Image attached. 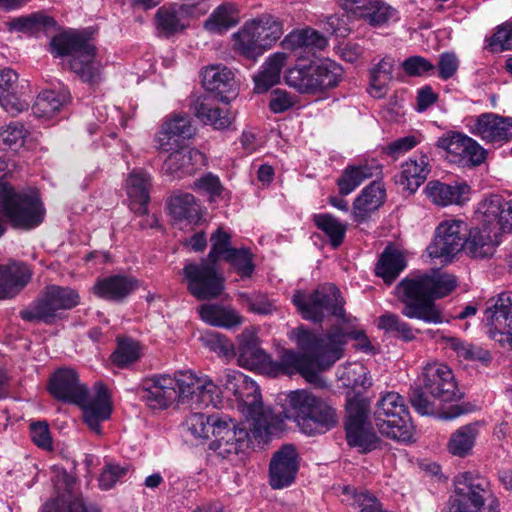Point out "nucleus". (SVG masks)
Wrapping results in <instances>:
<instances>
[{
	"mask_svg": "<svg viewBox=\"0 0 512 512\" xmlns=\"http://www.w3.org/2000/svg\"><path fill=\"white\" fill-rule=\"evenodd\" d=\"M457 286L456 276L440 268H432L415 277H406L396 286V295L403 304L402 315L426 323H441L443 317L435 300L448 296Z\"/></svg>",
	"mask_w": 512,
	"mask_h": 512,
	"instance_id": "obj_1",
	"label": "nucleus"
},
{
	"mask_svg": "<svg viewBox=\"0 0 512 512\" xmlns=\"http://www.w3.org/2000/svg\"><path fill=\"white\" fill-rule=\"evenodd\" d=\"M219 394L220 389L209 377L198 378L185 372L179 377L163 374L144 379L140 397L152 409H166L176 400L201 409L217 402Z\"/></svg>",
	"mask_w": 512,
	"mask_h": 512,
	"instance_id": "obj_2",
	"label": "nucleus"
},
{
	"mask_svg": "<svg viewBox=\"0 0 512 512\" xmlns=\"http://www.w3.org/2000/svg\"><path fill=\"white\" fill-rule=\"evenodd\" d=\"M289 337L301 352L284 349L277 361L270 359L267 375L276 377L280 374L299 373L306 379H310L315 376L314 366L326 370L337 361L338 350L326 349L323 334L300 326L292 329Z\"/></svg>",
	"mask_w": 512,
	"mask_h": 512,
	"instance_id": "obj_3",
	"label": "nucleus"
},
{
	"mask_svg": "<svg viewBox=\"0 0 512 512\" xmlns=\"http://www.w3.org/2000/svg\"><path fill=\"white\" fill-rule=\"evenodd\" d=\"M51 53L56 57L71 56L70 69L85 83L97 85L102 80L101 62L95 59L96 47L87 32H68L54 36Z\"/></svg>",
	"mask_w": 512,
	"mask_h": 512,
	"instance_id": "obj_4",
	"label": "nucleus"
},
{
	"mask_svg": "<svg viewBox=\"0 0 512 512\" xmlns=\"http://www.w3.org/2000/svg\"><path fill=\"white\" fill-rule=\"evenodd\" d=\"M288 402L298 427L309 436L325 434L339 422L336 408L307 390L291 392Z\"/></svg>",
	"mask_w": 512,
	"mask_h": 512,
	"instance_id": "obj_5",
	"label": "nucleus"
},
{
	"mask_svg": "<svg viewBox=\"0 0 512 512\" xmlns=\"http://www.w3.org/2000/svg\"><path fill=\"white\" fill-rule=\"evenodd\" d=\"M502 196L491 195L481 201L477 209L480 227L472 228L465 240L464 250L473 258L491 256L500 243L503 228L496 216L501 212Z\"/></svg>",
	"mask_w": 512,
	"mask_h": 512,
	"instance_id": "obj_6",
	"label": "nucleus"
},
{
	"mask_svg": "<svg viewBox=\"0 0 512 512\" xmlns=\"http://www.w3.org/2000/svg\"><path fill=\"white\" fill-rule=\"evenodd\" d=\"M45 208L35 191L17 192L11 185L0 179V215L9 223L23 230L39 226L45 217Z\"/></svg>",
	"mask_w": 512,
	"mask_h": 512,
	"instance_id": "obj_7",
	"label": "nucleus"
},
{
	"mask_svg": "<svg viewBox=\"0 0 512 512\" xmlns=\"http://www.w3.org/2000/svg\"><path fill=\"white\" fill-rule=\"evenodd\" d=\"M292 303L306 320L320 323L325 317L334 316L342 323L348 322L343 308L344 301L335 285L321 286L309 294L297 291L292 297Z\"/></svg>",
	"mask_w": 512,
	"mask_h": 512,
	"instance_id": "obj_8",
	"label": "nucleus"
},
{
	"mask_svg": "<svg viewBox=\"0 0 512 512\" xmlns=\"http://www.w3.org/2000/svg\"><path fill=\"white\" fill-rule=\"evenodd\" d=\"M343 78L342 67L330 59L289 69L286 83L302 94H317L332 89Z\"/></svg>",
	"mask_w": 512,
	"mask_h": 512,
	"instance_id": "obj_9",
	"label": "nucleus"
},
{
	"mask_svg": "<svg viewBox=\"0 0 512 512\" xmlns=\"http://www.w3.org/2000/svg\"><path fill=\"white\" fill-rule=\"evenodd\" d=\"M78 293L57 285L47 286L27 308L20 311V317L27 322L52 324L61 310H70L79 304Z\"/></svg>",
	"mask_w": 512,
	"mask_h": 512,
	"instance_id": "obj_10",
	"label": "nucleus"
},
{
	"mask_svg": "<svg viewBox=\"0 0 512 512\" xmlns=\"http://www.w3.org/2000/svg\"><path fill=\"white\" fill-rule=\"evenodd\" d=\"M374 418L381 434L398 441H408L412 437L410 414L398 393L388 392L378 401Z\"/></svg>",
	"mask_w": 512,
	"mask_h": 512,
	"instance_id": "obj_11",
	"label": "nucleus"
},
{
	"mask_svg": "<svg viewBox=\"0 0 512 512\" xmlns=\"http://www.w3.org/2000/svg\"><path fill=\"white\" fill-rule=\"evenodd\" d=\"M252 428V423L248 426L245 423L236 425L230 416L214 413L211 415L210 433L215 439L210 443L209 448L222 458L238 455L250 447L252 439L249 431Z\"/></svg>",
	"mask_w": 512,
	"mask_h": 512,
	"instance_id": "obj_12",
	"label": "nucleus"
},
{
	"mask_svg": "<svg viewBox=\"0 0 512 512\" xmlns=\"http://www.w3.org/2000/svg\"><path fill=\"white\" fill-rule=\"evenodd\" d=\"M454 486L455 496L449 500V512H483L484 504L493 499L490 482L477 473L458 474Z\"/></svg>",
	"mask_w": 512,
	"mask_h": 512,
	"instance_id": "obj_13",
	"label": "nucleus"
},
{
	"mask_svg": "<svg viewBox=\"0 0 512 512\" xmlns=\"http://www.w3.org/2000/svg\"><path fill=\"white\" fill-rule=\"evenodd\" d=\"M183 275L189 293L198 300L218 298L225 289V278L217 271L216 263L207 259L186 264Z\"/></svg>",
	"mask_w": 512,
	"mask_h": 512,
	"instance_id": "obj_14",
	"label": "nucleus"
},
{
	"mask_svg": "<svg viewBox=\"0 0 512 512\" xmlns=\"http://www.w3.org/2000/svg\"><path fill=\"white\" fill-rule=\"evenodd\" d=\"M232 395L236 397L238 410L252 421L253 434L256 437L263 431L269 432L272 425L270 410L264 408L258 385L246 375Z\"/></svg>",
	"mask_w": 512,
	"mask_h": 512,
	"instance_id": "obj_15",
	"label": "nucleus"
},
{
	"mask_svg": "<svg viewBox=\"0 0 512 512\" xmlns=\"http://www.w3.org/2000/svg\"><path fill=\"white\" fill-rule=\"evenodd\" d=\"M435 145L447 153L450 162L461 167L479 166L487 155L486 150L476 140L458 131L444 133Z\"/></svg>",
	"mask_w": 512,
	"mask_h": 512,
	"instance_id": "obj_16",
	"label": "nucleus"
},
{
	"mask_svg": "<svg viewBox=\"0 0 512 512\" xmlns=\"http://www.w3.org/2000/svg\"><path fill=\"white\" fill-rule=\"evenodd\" d=\"M489 335L512 345V292H502L486 301L484 318Z\"/></svg>",
	"mask_w": 512,
	"mask_h": 512,
	"instance_id": "obj_17",
	"label": "nucleus"
},
{
	"mask_svg": "<svg viewBox=\"0 0 512 512\" xmlns=\"http://www.w3.org/2000/svg\"><path fill=\"white\" fill-rule=\"evenodd\" d=\"M425 390L431 397L438 398L441 402L449 403L462 398L452 370L442 363H429L418 377Z\"/></svg>",
	"mask_w": 512,
	"mask_h": 512,
	"instance_id": "obj_18",
	"label": "nucleus"
},
{
	"mask_svg": "<svg viewBox=\"0 0 512 512\" xmlns=\"http://www.w3.org/2000/svg\"><path fill=\"white\" fill-rule=\"evenodd\" d=\"M466 227L462 221L442 222L437 228L434 241L427 247L430 257L450 261L465 247Z\"/></svg>",
	"mask_w": 512,
	"mask_h": 512,
	"instance_id": "obj_19",
	"label": "nucleus"
},
{
	"mask_svg": "<svg viewBox=\"0 0 512 512\" xmlns=\"http://www.w3.org/2000/svg\"><path fill=\"white\" fill-rule=\"evenodd\" d=\"M48 389L55 399L75 405L83 404L88 395L76 371L69 368L57 370L50 378Z\"/></svg>",
	"mask_w": 512,
	"mask_h": 512,
	"instance_id": "obj_20",
	"label": "nucleus"
},
{
	"mask_svg": "<svg viewBox=\"0 0 512 512\" xmlns=\"http://www.w3.org/2000/svg\"><path fill=\"white\" fill-rule=\"evenodd\" d=\"M299 469L298 454L294 446L284 445L274 453L269 467V483L273 489L290 486Z\"/></svg>",
	"mask_w": 512,
	"mask_h": 512,
	"instance_id": "obj_21",
	"label": "nucleus"
},
{
	"mask_svg": "<svg viewBox=\"0 0 512 512\" xmlns=\"http://www.w3.org/2000/svg\"><path fill=\"white\" fill-rule=\"evenodd\" d=\"M237 354L240 366L267 374L271 357L259 347L255 332L245 329L238 336Z\"/></svg>",
	"mask_w": 512,
	"mask_h": 512,
	"instance_id": "obj_22",
	"label": "nucleus"
},
{
	"mask_svg": "<svg viewBox=\"0 0 512 512\" xmlns=\"http://www.w3.org/2000/svg\"><path fill=\"white\" fill-rule=\"evenodd\" d=\"M471 132L487 143L508 142L512 139V118L483 113L475 119Z\"/></svg>",
	"mask_w": 512,
	"mask_h": 512,
	"instance_id": "obj_23",
	"label": "nucleus"
},
{
	"mask_svg": "<svg viewBox=\"0 0 512 512\" xmlns=\"http://www.w3.org/2000/svg\"><path fill=\"white\" fill-rule=\"evenodd\" d=\"M195 9V4L174 3L161 6L155 13V26L158 33L170 37L182 32L188 25L184 21L185 17L193 15Z\"/></svg>",
	"mask_w": 512,
	"mask_h": 512,
	"instance_id": "obj_24",
	"label": "nucleus"
},
{
	"mask_svg": "<svg viewBox=\"0 0 512 512\" xmlns=\"http://www.w3.org/2000/svg\"><path fill=\"white\" fill-rule=\"evenodd\" d=\"M430 172L429 156L420 153L402 164L401 171L394 177L395 183L402 187L403 191L413 194L425 182Z\"/></svg>",
	"mask_w": 512,
	"mask_h": 512,
	"instance_id": "obj_25",
	"label": "nucleus"
},
{
	"mask_svg": "<svg viewBox=\"0 0 512 512\" xmlns=\"http://www.w3.org/2000/svg\"><path fill=\"white\" fill-rule=\"evenodd\" d=\"M32 270L24 262L9 261L0 264V299H11L30 282Z\"/></svg>",
	"mask_w": 512,
	"mask_h": 512,
	"instance_id": "obj_26",
	"label": "nucleus"
},
{
	"mask_svg": "<svg viewBox=\"0 0 512 512\" xmlns=\"http://www.w3.org/2000/svg\"><path fill=\"white\" fill-rule=\"evenodd\" d=\"M203 87L228 102L237 95V83L233 72L227 67L210 66L202 72Z\"/></svg>",
	"mask_w": 512,
	"mask_h": 512,
	"instance_id": "obj_27",
	"label": "nucleus"
},
{
	"mask_svg": "<svg viewBox=\"0 0 512 512\" xmlns=\"http://www.w3.org/2000/svg\"><path fill=\"white\" fill-rule=\"evenodd\" d=\"M139 287L136 278L126 275H112L98 279L93 287L94 294L98 297L122 302Z\"/></svg>",
	"mask_w": 512,
	"mask_h": 512,
	"instance_id": "obj_28",
	"label": "nucleus"
},
{
	"mask_svg": "<svg viewBox=\"0 0 512 512\" xmlns=\"http://www.w3.org/2000/svg\"><path fill=\"white\" fill-rule=\"evenodd\" d=\"M426 196L438 206L460 205L470 192L466 183L447 184L439 180L429 181L424 189Z\"/></svg>",
	"mask_w": 512,
	"mask_h": 512,
	"instance_id": "obj_29",
	"label": "nucleus"
},
{
	"mask_svg": "<svg viewBox=\"0 0 512 512\" xmlns=\"http://www.w3.org/2000/svg\"><path fill=\"white\" fill-rule=\"evenodd\" d=\"M151 177L143 170H133L127 179V194L131 201V210L139 216L148 213L150 202Z\"/></svg>",
	"mask_w": 512,
	"mask_h": 512,
	"instance_id": "obj_30",
	"label": "nucleus"
},
{
	"mask_svg": "<svg viewBox=\"0 0 512 512\" xmlns=\"http://www.w3.org/2000/svg\"><path fill=\"white\" fill-rule=\"evenodd\" d=\"M83 410V419L91 431L102 434L101 423L111 415V405L105 389H99L97 395L90 399L89 394L83 404H77Z\"/></svg>",
	"mask_w": 512,
	"mask_h": 512,
	"instance_id": "obj_31",
	"label": "nucleus"
},
{
	"mask_svg": "<svg viewBox=\"0 0 512 512\" xmlns=\"http://www.w3.org/2000/svg\"><path fill=\"white\" fill-rule=\"evenodd\" d=\"M203 159V154L197 149L181 148L169 154L162 166L164 175L174 179L185 174H192Z\"/></svg>",
	"mask_w": 512,
	"mask_h": 512,
	"instance_id": "obj_32",
	"label": "nucleus"
},
{
	"mask_svg": "<svg viewBox=\"0 0 512 512\" xmlns=\"http://www.w3.org/2000/svg\"><path fill=\"white\" fill-rule=\"evenodd\" d=\"M386 192L381 183L366 186L353 203V219L357 223L366 221L385 201Z\"/></svg>",
	"mask_w": 512,
	"mask_h": 512,
	"instance_id": "obj_33",
	"label": "nucleus"
},
{
	"mask_svg": "<svg viewBox=\"0 0 512 512\" xmlns=\"http://www.w3.org/2000/svg\"><path fill=\"white\" fill-rule=\"evenodd\" d=\"M326 349H337L339 356L337 361L343 356V347L348 339L357 341V348L364 352H371L373 347L363 330L347 329L340 325L332 326L326 334H323Z\"/></svg>",
	"mask_w": 512,
	"mask_h": 512,
	"instance_id": "obj_34",
	"label": "nucleus"
},
{
	"mask_svg": "<svg viewBox=\"0 0 512 512\" xmlns=\"http://www.w3.org/2000/svg\"><path fill=\"white\" fill-rule=\"evenodd\" d=\"M200 318L211 326L232 329L242 324L243 317L232 307L221 304H202Z\"/></svg>",
	"mask_w": 512,
	"mask_h": 512,
	"instance_id": "obj_35",
	"label": "nucleus"
},
{
	"mask_svg": "<svg viewBox=\"0 0 512 512\" xmlns=\"http://www.w3.org/2000/svg\"><path fill=\"white\" fill-rule=\"evenodd\" d=\"M286 58V54L282 52H276L267 58L261 66V70L253 77L256 93H265L280 82Z\"/></svg>",
	"mask_w": 512,
	"mask_h": 512,
	"instance_id": "obj_36",
	"label": "nucleus"
},
{
	"mask_svg": "<svg viewBox=\"0 0 512 512\" xmlns=\"http://www.w3.org/2000/svg\"><path fill=\"white\" fill-rule=\"evenodd\" d=\"M195 116L205 125H211L214 129L222 130L228 128L234 116L228 108L213 106L206 100L199 99L192 106Z\"/></svg>",
	"mask_w": 512,
	"mask_h": 512,
	"instance_id": "obj_37",
	"label": "nucleus"
},
{
	"mask_svg": "<svg viewBox=\"0 0 512 512\" xmlns=\"http://www.w3.org/2000/svg\"><path fill=\"white\" fill-rule=\"evenodd\" d=\"M282 44L293 51L304 50L312 52L323 50L327 46V39L318 31L312 28H304L290 32Z\"/></svg>",
	"mask_w": 512,
	"mask_h": 512,
	"instance_id": "obj_38",
	"label": "nucleus"
},
{
	"mask_svg": "<svg viewBox=\"0 0 512 512\" xmlns=\"http://www.w3.org/2000/svg\"><path fill=\"white\" fill-rule=\"evenodd\" d=\"M9 25L12 30L29 35H37L53 30L56 26V21L53 17L38 11L14 18L10 21Z\"/></svg>",
	"mask_w": 512,
	"mask_h": 512,
	"instance_id": "obj_39",
	"label": "nucleus"
},
{
	"mask_svg": "<svg viewBox=\"0 0 512 512\" xmlns=\"http://www.w3.org/2000/svg\"><path fill=\"white\" fill-rule=\"evenodd\" d=\"M480 424L478 422L469 423L459 427L455 432L452 433L449 442V452L458 457L468 456L476 442L479 435Z\"/></svg>",
	"mask_w": 512,
	"mask_h": 512,
	"instance_id": "obj_40",
	"label": "nucleus"
},
{
	"mask_svg": "<svg viewBox=\"0 0 512 512\" xmlns=\"http://www.w3.org/2000/svg\"><path fill=\"white\" fill-rule=\"evenodd\" d=\"M70 101V93L63 89L59 92L46 90L37 96L32 111L37 117L51 118Z\"/></svg>",
	"mask_w": 512,
	"mask_h": 512,
	"instance_id": "obj_41",
	"label": "nucleus"
},
{
	"mask_svg": "<svg viewBox=\"0 0 512 512\" xmlns=\"http://www.w3.org/2000/svg\"><path fill=\"white\" fill-rule=\"evenodd\" d=\"M248 23L254 28L256 37L260 39L265 50L271 48L283 35L282 22L272 15L263 14Z\"/></svg>",
	"mask_w": 512,
	"mask_h": 512,
	"instance_id": "obj_42",
	"label": "nucleus"
},
{
	"mask_svg": "<svg viewBox=\"0 0 512 512\" xmlns=\"http://www.w3.org/2000/svg\"><path fill=\"white\" fill-rule=\"evenodd\" d=\"M404 256L397 250L386 248L381 254L375 267V274L386 284H391L405 269Z\"/></svg>",
	"mask_w": 512,
	"mask_h": 512,
	"instance_id": "obj_43",
	"label": "nucleus"
},
{
	"mask_svg": "<svg viewBox=\"0 0 512 512\" xmlns=\"http://www.w3.org/2000/svg\"><path fill=\"white\" fill-rule=\"evenodd\" d=\"M194 134L195 127L192 125L190 116L184 113L174 114L162 125L161 135L164 137L160 138L161 146L169 144L172 138L189 139Z\"/></svg>",
	"mask_w": 512,
	"mask_h": 512,
	"instance_id": "obj_44",
	"label": "nucleus"
},
{
	"mask_svg": "<svg viewBox=\"0 0 512 512\" xmlns=\"http://www.w3.org/2000/svg\"><path fill=\"white\" fill-rule=\"evenodd\" d=\"M238 23L237 9L233 4L225 3L217 7L205 21L206 30L222 34Z\"/></svg>",
	"mask_w": 512,
	"mask_h": 512,
	"instance_id": "obj_45",
	"label": "nucleus"
},
{
	"mask_svg": "<svg viewBox=\"0 0 512 512\" xmlns=\"http://www.w3.org/2000/svg\"><path fill=\"white\" fill-rule=\"evenodd\" d=\"M245 23L244 27L234 34V47L244 57L248 59H256L266 51L262 47L261 41L256 37L254 28Z\"/></svg>",
	"mask_w": 512,
	"mask_h": 512,
	"instance_id": "obj_46",
	"label": "nucleus"
},
{
	"mask_svg": "<svg viewBox=\"0 0 512 512\" xmlns=\"http://www.w3.org/2000/svg\"><path fill=\"white\" fill-rule=\"evenodd\" d=\"M346 440L350 447H356L361 453H367L377 448L378 437L371 424L352 425L346 427Z\"/></svg>",
	"mask_w": 512,
	"mask_h": 512,
	"instance_id": "obj_47",
	"label": "nucleus"
},
{
	"mask_svg": "<svg viewBox=\"0 0 512 512\" xmlns=\"http://www.w3.org/2000/svg\"><path fill=\"white\" fill-rule=\"evenodd\" d=\"M313 222L328 238L333 248H338L344 241L347 225L330 213L314 214Z\"/></svg>",
	"mask_w": 512,
	"mask_h": 512,
	"instance_id": "obj_48",
	"label": "nucleus"
},
{
	"mask_svg": "<svg viewBox=\"0 0 512 512\" xmlns=\"http://www.w3.org/2000/svg\"><path fill=\"white\" fill-rule=\"evenodd\" d=\"M372 175V168L368 165L347 166L337 180L339 194L341 196L349 195Z\"/></svg>",
	"mask_w": 512,
	"mask_h": 512,
	"instance_id": "obj_49",
	"label": "nucleus"
},
{
	"mask_svg": "<svg viewBox=\"0 0 512 512\" xmlns=\"http://www.w3.org/2000/svg\"><path fill=\"white\" fill-rule=\"evenodd\" d=\"M168 207L175 219L193 220L198 217L199 205L191 193L174 194L168 202Z\"/></svg>",
	"mask_w": 512,
	"mask_h": 512,
	"instance_id": "obj_50",
	"label": "nucleus"
},
{
	"mask_svg": "<svg viewBox=\"0 0 512 512\" xmlns=\"http://www.w3.org/2000/svg\"><path fill=\"white\" fill-rule=\"evenodd\" d=\"M369 412L370 402L366 397L361 394L347 396L345 428L370 423Z\"/></svg>",
	"mask_w": 512,
	"mask_h": 512,
	"instance_id": "obj_51",
	"label": "nucleus"
},
{
	"mask_svg": "<svg viewBox=\"0 0 512 512\" xmlns=\"http://www.w3.org/2000/svg\"><path fill=\"white\" fill-rule=\"evenodd\" d=\"M140 358V345L131 338H118L117 347L111 354V361L119 368H125Z\"/></svg>",
	"mask_w": 512,
	"mask_h": 512,
	"instance_id": "obj_52",
	"label": "nucleus"
},
{
	"mask_svg": "<svg viewBox=\"0 0 512 512\" xmlns=\"http://www.w3.org/2000/svg\"><path fill=\"white\" fill-rule=\"evenodd\" d=\"M254 255L249 248H234L223 259L230 264L232 269L241 276V278L250 277L255 269L253 262Z\"/></svg>",
	"mask_w": 512,
	"mask_h": 512,
	"instance_id": "obj_53",
	"label": "nucleus"
},
{
	"mask_svg": "<svg viewBox=\"0 0 512 512\" xmlns=\"http://www.w3.org/2000/svg\"><path fill=\"white\" fill-rule=\"evenodd\" d=\"M435 400L438 398L431 397L425 390L423 384L418 380L410 388L409 402L414 410L420 415H433L436 411Z\"/></svg>",
	"mask_w": 512,
	"mask_h": 512,
	"instance_id": "obj_54",
	"label": "nucleus"
},
{
	"mask_svg": "<svg viewBox=\"0 0 512 512\" xmlns=\"http://www.w3.org/2000/svg\"><path fill=\"white\" fill-rule=\"evenodd\" d=\"M396 14V9L390 5L374 0L367 11L362 14L360 19H363L370 26L381 27L387 24L391 19L395 18Z\"/></svg>",
	"mask_w": 512,
	"mask_h": 512,
	"instance_id": "obj_55",
	"label": "nucleus"
},
{
	"mask_svg": "<svg viewBox=\"0 0 512 512\" xmlns=\"http://www.w3.org/2000/svg\"><path fill=\"white\" fill-rule=\"evenodd\" d=\"M378 328L394 333L405 341L414 339L410 325L404 322L397 314L387 312L378 318Z\"/></svg>",
	"mask_w": 512,
	"mask_h": 512,
	"instance_id": "obj_56",
	"label": "nucleus"
},
{
	"mask_svg": "<svg viewBox=\"0 0 512 512\" xmlns=\"http://www.w3.org/2000/svg\"><path fill=\"white\" fill-rule=\"evenodd\" d=\"M27 130L19 121H12L0 127V147L13 149L22 146Z\"/></svg>",
	"mask_w": 512,
	"mask_h": 512,
	"instance_id": "obj_57",
	"label": "nucleus"
},
{
	"mask_svg": "<svg viewBox=\"0 0 512 512\" xmlns=\"http://www.w3.org/2000/svg\"><path fill=\"white\" fill-rule=\"evenodd\" d=\"M451 348L457 355L468 361H479L481 363H488L491 360L490 353L480 346L465 343L457 338H451Z\"/></svg>",
	"mask_w": 512,
	"mask_h": 512,
	"instance_id": "obj_58",
	"label": "nucleus"
},
{
	"mask_svg": "<svg viewBox=\"0 0 512 512\" xmlns=\"http://www.w3.org/2000/svg\"><path fill=\"white\" fill-rule=\"evenodd\" d=\"M210 242L211 248L207 260L214 263H217L220 258L224 259L230 250L234 249L231 247V235L221 227L211 235Z\"/></svg>",
	"mask_w": 512,
	"mask_h": 512,
	"instance_id": "obj_59",
	"label": "nucleus"
},
{
	"mask_svg": "<svg viewBox=\"0 0 512 512\" xmlns=\"http://www.w3.org/2000/svg\"><path fill=\"white\" fill-rule=\"evenodd\" d=\"M486 41V48L493 53L512 49V21L499 25L496 32Z\"/></svg>",
	"mask_w": 512,
	"mask_h": 512,
	"instance_id": "obj_60",
	"label": "nucleus"
},
{
	"mask_svg": "<svg viewBox=\"0 0 512 512\" xmlns=\"http://www.w3.org/2000/svg\"><path fill=\"white\" fill-rule=\"evenodd\" d=\"M186 426L195 438L208 439L211 430V415L192 413L186 419Z\"/></svg>",
	"mask_w": 512,
	"mask_h": 512,
	"instance_id": "obj_61",
	"label": "nucleus"
},
{
	"mask_svg": "<svg viewBox=\"0 0 512 512\" xmlns=\"http://www.w3.org/2000/svg\"><path fill=\"white\" fill-rule=\"evenodd\" d=\"M402 68L409 76L431 75L436 70V66L422 56L408 57L402 63Z\"/></svg>",
	"mask_w": 512,
	"mask_h": 512,
	"instance_id": "obj_62",
	"label": "nucleus"
},
{
	"mask_svg": "<svg viewBox=\"0 0 512 512\" xmlns=\"http://www.w3.org/2000/svg\"><path fill=\"white\" fill-rule=\"evenodd\" d=\"M192 189L197 193L207 194L211 200H214L221 195L223 186L218 176L207 173L194 182Z\"/></svg>",
	"mask_w": 512,
	"mask_h": 512,
	"instance_id": "obj_63",
	"label": "nucleus"
},
{
	"mask_svg": "<svg viewBox=\"0 0 512 512\" xmlns=\"http://www.w3.org/2000/svg\"><path fill=\"white\" fill-rule=\"evenodd\" d=\"M55 512H100V509L82 496H69L61 501Z\"/></svg>",
	"mask_w": 512,
	"mask_h": 512,
	"instance_id": "obj_64",
	"label": "nucleus"
}]
</instances>
